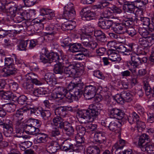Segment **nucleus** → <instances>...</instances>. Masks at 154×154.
Segmentation results:
<instances>
[{"label":"nucleus","instance_id":"f257e3e1","mask_svg":"<svg viewBox=\"0 0 154 154\" xmlns=\"http://www.w3.org/2000/svg\"><path fill=\"white\" fill-rule=\"evenodd\" d=\"M45 55L40 56V60L44 63H51L52 62H57L54 68V72L56 74H60L62 75L59 77L61 79H64V73L63 72V65L59 62V57L58 54L54 52H49L47 49H43Z\"/></svg>","mask_w":154,"mask_h":154},{"label":"nucleus","instance_id":"f03ea898","mask_svg":"<svg viewBox=\"0 0 154 154\" xmlns=\"http://www.w3.org/2000/svg\"><path fill=\"white\" fill-rule=\"evenodd\" d=\"M98 110L96 105L91 104L89 106L88 109L78 112L77 118L79 121L82 123L93 122L96 119L100 114Z\"/></svg>","mask_w":154,"mask_h":154},{"label":"nucleus","instance_id":"7ed1b4c3","mask_svg":"<svg viewBox=\"0 0 154 154\" xmlns=\"http://www.w3.org/2000/svg\"><path fill=\"white\" fill-rule=\"evenodd\" d=\"M29 109L23 108L17 110L14 116V118L15 121V127L17 137H21L22 136L23 129L25 128V124L23 123L22 120L23 119V113Z\"/></svg>","mask_w":154,"mask_h":154},{"label":"nucleus","instance_id":"20e7f679","mask_svg":"<svg viewBox=\"0 0 154 154\" xmlns=\"http://www.w3.org/2000/svg\"><path fill=\"white\" fill-rule=\"evenodd\" d=\"M115 100L119 103L122 104L125 102H129L132 99V95L129 92L123 91L120 94H116L114 97Z\"/></svg>","mask_w":154,"mask_h":154},{"label":"nucleus","instance_id":"39448f33","mask_svg":"<svg viewBox=\"0 0 154 154\" xmlns=\"http://www.w3.org/2000/svg\"><path fill=\"white\" fill-rule=\"evenodd\" d=\"M0 125L2 126L3 128L6 130L4 132V135L7 137H11L13 131L12 122L8 119L6 120L4 122L3 120L0 119Z\"/></svg>","mask_w":154,"mask_h":154},{"label":"nucleus","instance_id":"423d86ee","mask_svg":"<svg viewBox=\"0 0 154 154\" xmlns=\"http://www.w3.org/2000/svg\"><path fill=\"white\" fill-rule=\"evenodd\" d=\"M98 89L97 86L91 85L86 86L84 90V95L86 99L90 100L95 96Z\"/></svg>","mask_w":154,"mask_h":154},{"label":"nucleus","instance_id":"0eeeda50","mask_svg":"<svg viewBox=\"0 0 154 154\" xmlns=\"http://www.w3.org/2000/svg\"><path fill=\"white\" fill-rule=\"evenodd\" d=\"M67 90L64 88L58 86L54 89L53 93L51 94L52 97L54 99L62 100L65 97Z\"/></svg>","mask_w":154,"mask_h":154},{"label":"nucleus","instance_id":"6e6552de","mask_svg":"<svg viewBox=\"0 0 154 154\" xmlns=\"http://www.w3.org/2000/svg\"><path fill=\"white\" fill-rule=\"evenodd\" d=\"M62 148L64 151L66 152L69 151L70 152L74 151L79 152V147L73 145L70 139H68L64 141L62 145Z\"/></svg>","mask_w":154,"mask_h":154},{"label":"nucleus","instance_id":"1a4fd4ad","mask_svg":"<svg viewBox=\"0 0 154 154\" xmlns=\"http://www.w3.org/2000/svg\"><path fill=\"white\" fill-rule=\"evenodd\" d=\"M73 111V109L71 106H60L54 110L55 115L64 117L67 115V112Z\"/></svg>","mask_w":154,"mask_h":154},{"label":"nucleus","instance_id":"9d476101","mask_svg":"<svg viewBox=\"0 0 154 154\" xmlns=\"http://www.w3.org/2000/svg\"><path fill=\"white\" fill-rule=\"evenodd\" d=\"M17 69L14 66V64L8 65L7 67H4L0 70L1 72L3 74V76L7 77L13 75L17 73Z\"/></svg>","mask_w":154,"mask_h":154},{"label":"nucleus","instance_id":"9b49d317","mask_svg":"<svg viewBox=\"0 0 154 154\" xmlns=\"http://www.w3.org/2000/svg\"><path fill=\"white\" fill-rule=\"evenodd\" d=\"M109 116L112 118H116L121 120L125 116V113L122 110L117 108H112L110 109Z\"/></svg>","mask_w":154,"mask_h":154},{"label":"nucleus","instance_id":"f8f14e48","mask_svg":"<svg viewBox=\"0 0 154 154\" xmlns=\"http://www.w3.org/2000/svg\"><path fill=\"white\" fill-rule=\"evenodd\" d=\"M109 58L112 62L120 61L121 59L120 55L117 54L115 50L109 49L107 52Z\"/></svg>","mask_w":154,"mask_h":154},{"label":"nucleus","instance_id":"ddd939ff","mask_svg":"<svg viewBox=\"0 0 154 154\" xmlns=\"http://www.w3.org/2000/svg\"><path fill=\"white\" fill-rule=\"evenodd\" d=\"M60 148V146L57 142H53L46 146V151L50 153L56 152Z\"/></svg>","mask_w":154,"mask_h":154},{"label":"nucleus","instance_id":"4468645a","mask_svg":"<svg viewBox=\"0 0 154 154\" xmlns=\"http://www.w3.org/2000/svg\"><path fill=\"white\" fill-rule=\"evenodd\" d=\"M81 13L83 14L82 18L84 20H89L93 19L95 16V14L90 10H87V8L83 9L81 11Z\"/></svg>","mask_w":154,"mask_h":154},{"label":"nucleus","instance_id":"2eb2a0df","mask_svg":"<svg viewBox=\"0 0 154 154\" xmlns=\"http://www.w3.org/2000/svg\"><path fill=\"white\" fill-rule=\"evenodd\" d=\"M62 129L64 130L66 134L69 136H72L74 134V130L73 126L67 122H65Z\"/></svg>","mask_w":154,"mask_h":154},{"label":"nucleus","instance_id":"dca6fc26","mask_svg":"<svg viewBox=\"0 0 154 154\" xmlns=\"http://www.w3.org/2000/svg\"><path fill=\"white\" fill-rule=\"evenodd\" d=\"M4 3L0 1V8H4L7 9L8 13H9L11 17L13 18L15 15L17 10V8L15 6L9 7V4L4 6Z\"/></svg>","mask_w":154,"mask_h":154},{"label":"nucleus","instance_id":"f3484780","mask_svg":"<svg viewBox=\"0 0 154 154\" xmlns=\"http://www.w3.org/2000/svg\"><path fill=\"white\" fill-rule=\"evenodd\" d=\"M41 14L45 15V17L48 20H51L55 16L54 11L48 9H42L40 10Z\"/></svg>","mask_w":154,"mask_h":154},{"label":"nucleus","instance_id":"a211bd4d","mask_svg":"<svg viewBox=\"0 0 154 154\" xmlns=\"http://www.w3.org/2000/svg\"><path fill=\"white\" fill-rule=\"evenodd\" d=\"M65 39L64 42L62 43L61 45L63 47H68L69 48H83L81 47L82 45L80 43H69L68 41Z\"/></svg>","mask_w":154,"mask_h":154},{"label":"nucleus","instance_id":"6ab92c4d","mask_svg":"<svg viewBox=\"0 0 154 154\" xmlns=\"http://www.w3.org/2000/svg\"><path fill=\"white\" fill-rule=\"evenodd\" d=\"M75 26V22L70 20L63 24L61 29L63 30H69L72 29Z\"/></svg>","mask_w":154,"mask_h":154},{"label":"nucleus","instance_id":"aec40b11","mask_svg":"<svg viewBox=\"0 0 154 154\" xmlns=\"http://www.w3.org/2000/svg\"><path fill=\"white\" fill-rule=\"evenodd\" d=\"M24 128L26 129V131L27 132L31 135H36L39 131V130L38 128H36L34 126L29 125H25V128L23 129H23Z\"/></svg>","mask_w":154,"mask_h":154},{"label":"nucleus","instance_id":"412c9836","mask_svg":"<svg viewBox=\"0 0 154 154\" xmlns=\"http://www.w3.org/2000/svg\"><path fill=\"white\" fill-rule=\"evenodd\" d=\"M48 35H54L59 32V29L54 25L51 24L45 28Z\"/></svg>","mask_w":154,"mask_h":154},{"label":"nucleus","instance_id":"4be33fe9","mask_svg":"<svg viewBox=\"0 0 154 154\" xmlns=\"http://www.w3.org/2000/svg\"><path fill=\"white\" fill-rule=\"evenodd\" d=\"M54 124L60 128H62L63 126L64 125L65 122H63V119L61 117L57 116L54 117L52 120Z\"/></svg>","mask_w":154,"mask_h":154},{"label":"nucleus","instance_id":"5701e85b","mask_svg":"<svg viewBox=\"0 0 154 154\" xmlns=\"http://www.w3.org/2000/svg\"><path fill=\"white\" fill-rule=\"evenodd\" d=\"M0 96L3 99L6 100H14L13 99L15 98L13 94L8 91L5 92L3 91H0Z\"/></svg>","mask_w":154,"mask_h":154},{"label":"nucleus","instance_id":"b1692460","mask_svg":"<svg viewBox=\"0 0 154 154\" xmlns=\"http://www.w3.org/2000/svg\"><path fill=\"white\" fill-rule=\"evenodd\" d=\"M94 139L96 142L101 143L105 141L106 139L103 134L100 132H96L94 134Z\"/></svg>","mask_w":154,"mask_h":154},{"label":"nucleus","instance_id":"393cba45","mask_svg":"<svg viewBox=\"0 0 154 154\" xmlns=\"http://www.w3.org/2000/svg\"><path fill=\"white\" fill-rule=\"evenodd\" d=\"M77 67L74 65H71L64 69V73L72 75H75L77 72Z\"/></svg>","mask_w":154,"mask_h":154},{"label":"nucleus","instance_id":"a878e982","mask_svg":"<svg viewBox=\"0 0 154 154\" xmlns=\"http://www.w3.org/2000/svg\"><path fill=\"white\" fill-rule=\"evenodd\" d=\"M112 21L107 20L100 21L98 22V26L102 29H107L112 25Z\"/></svg>","mask_w":154,"mask_h":154},{"label":"nucleus","instance_id":"bb28decb","mask_svg":"<svg viewBox=\"0 0 154 154\" xmlns=\"http://www.w3.org/2000/svg\"><path fill=\"white\" fill-rule=\"evenodd\" d=\"M113 30L116 33L122 34L124 33L125 31V28L123 26L122 23H117L113 27Z\"/></svg>","mask_w":154,"mask_h":154},{"label":"nucleus","instance_id":"cd10ccee","mask_svg":"<svg viewBox=\"0 0 154 154\" xmlns=\"http://www.w3.org/2000/svg\"><path fill=\"white\" fill-rule=\"evenodd\" d=\"M75 15V10H65L63 15V17L67 20L74 19Z\"/></svg>","mask_w":154,"mask_h":154},{"label":"nucleus","instance_id":"c85d7f7f","mask_svg":"<svg viewBox=\"0 0 154 154\" xmlns=\"http://www.w3.org/2000/svg\"><path fill=\"white\" fill-rule=\"evenodd\" d=\"M128 119L129 123L133 124L135 123V122L139 120V116L137 113L133 112L128 117Z\"/></svg>","mask_w":154,"mask_h":154},{"label":"nucleus","instance_id":"c756f323","mask_svg":"<svg viewBox=\"0 0 154 154\" xmlns=\"http://www.w3.org/2000/svg\"><path fill=\"white\" fill-rule=\"evenodd\" d=\"M27 79L30 80L32 82L35 84L36 85H41L42 83L40 81L37 79V76L33 73H31L28 74Z\"/></svg>","mask_w":154,"mask_h":154},{"label":"nucleus","instance_id":"7c9ffc66","mask_svg":"<svg viewBox=\"0 0 154 154\" xmlns=\"http://www.w3.org/2000/svg\"><path fill=\"white\" fill-rule=\"evenodd\" d=\"M149 139V136L146 134H143L139 137L138 141V145L140 148L145 144L146 141H148Z\"/></svg>","mask_w":154,"mask_h":154},{"label":"nucleus","instance_id":"2f4dec72","mask_svg":"<svg viewBox=\"0 0 154 154\" xmlns=\"http://www.w3.org/2000/svg\"><path fill=\"white\" fill-rule=\"evenodd\" d=\"M142 151H146L148 153H151L154 150V146L150 143L146 142L143 146L140 148Z\"/></svg>","mask_w":154,"mask_h":154},{"label":"nucleus","instance_id":"473e14b6","mask_svg":"<svg viewBox=\"0 0 154 154\" xmlns=\"http://www.w3.org/2000/svg\"><path fill=\"white\" fill-rule=\"evenodd\" d=\"M131 59L132 61V63H130L131 66H135V67H137L139 64L141 63V59L138 55L131 56Z\"/></svg>","mask_w":154,"mask_h":154},{"label":"nucleus","instance_id":"72a5a7b5","mask_svg":"<svg viewBox=\"0 0 154 154\" xmlns=\"http://www.w3.org/2000/svg\"><path fill=\"white\" fill-rule=\"evenodd\" d=\"M79 53L76 54V58L79 60H82L84 59V56H87L89 55V52L87 49H82L79 50Z\"/></svg>","mask_w":154,"mask_h":154},{"label":"nucleus","instance_id":"f704fd0d","mask_svg":"<svg viewBox=\"0 0 154 154\" xmlns=\"http://www.w3.org/2000/svg\"><path fill=\"white\" fill-rule=\"evenodd\" d=\"M37 135L36 141L38 143H44L46 141L48 137L47 135L45 134L39 132L36 134Z\"/></svg>","mask_w":154,"mask_h":154},{"label":"nucleus","instance_id":"c9c22d12","mask_svg":"<svg viewBox=\"0 0 154 154\" xmlns=\"http://www.w3.org/2000/svg\"><path fill=\"white\" fill-rule=\"evenodd\" d=\"M143 84V88L145 90L146 95L147 96H149L152 94L153 96V93L152 92L151 89L148 82L146 81H144Z\"/></svg>","mask_w":154,"mask_h":154},{"label":"nucleus","instance_id":"e433bc0d","mask_svg":"<svg viewBox=\"0 0 154 154\" xmlns=\"http://www.w3.org/2000/svg\"><path fill=\"white\" fill-rule=\"evenodd\" d=\"M87 152L89 154H100V150L98 146H95L88 147Z\"/></svg>","mask_w":154,"mask_h":154},{"label":"nucleus","instance_id":"4c0bfd02","mask_svg":"<svg viewBox=\"0 0 154 154\" xmlns=\"http://www.w3.org/2000/svg\"><path fill=\"white\" fill-rule=\"evenodd\" d=\"M73 82L75 83L76 88L81 89L83 88L84 84L80 78H74L73 80Z\"/></svg>","mask_w":154,"mask_h":154},{"label":"nucleus","instance_id":"58836bf2","mask_svg":"<svg viewBox=\"0 0 154 154\" xmlns=\"http://www.w3.org/2000/svg\"><path fill=\"white\" fill-rule=\"evenodd\" d=\"M119 121L117 120H112L108 126L109 130L112 131H115L118 128V125Z\"/></svg>","mask_w":154,"mask_h":154},{"label":"nucleus","instance_id":"ea45409f","mask_svg":"<svg viewBox=\"0 0 154 154\" xmlns=\"http://www.w3.org/2000/svg\"><path fill=\"white\" fill-rule=\"evenodd\" d=\"M140 20L143 25L146 26L148 27L149 29H152V27L153 26V25L152 24H150V20L149 18L146 17H141Z\"/></svg>","mask_w":154,"mask_h":154},{"label":"nucleus","instance_id":"a19ab883","mask_svg":"<svg viewBox=\"0 0 154 154\" xmlns=\"http://www.w3.org/2000/svg\"><path fill=\"white\" fill-rule=\"evenodd\" d=\"M28 122L30 123L29 125L37 127V128L40 127L41 124V122L40 120L32 118L29 119L28 120Z\"/></svg>","mask_w":154,"mask_h":154},{"label":"nucleus","instance_id":"79ce46f5","mask_svg":"<svg viewBox=\"0 0 154 154\" xmlns=\"http://www.w3.org/2000/svg\"><path fill=\"white\" fill-rule=\"evenodd\" d=\"M4 106L7 111L11 112L15 110L16 105L13 103H8L5 105Z\"/></svg>","mask_w":154,"mask_h":154},{"label":"nucleus","instance_id":"37998d69","mask_svg":"<svg viewBox=\"0 0 154 154\" xmlns=\"http://www.w3.org/2000/svg\"><path fill=\"white\" fill-rule=\"evenodd\" d=\"M13 20L16 23H20L23 20L21 13L16 14L15 16L13 17Z\"/></svg>","mask_w":154,"mask_h":154},{"label":"nucleus","instance_id":"c03bdc74","mask_svg":"<svg viewBox=\"0 0 154 154\" xmlns=\"http://www.w3.org/2000/svg\"><path fill=\"white\" fill-rule=\"evenodd\" d=\"M136 129L139 132L142 131L145 128V125L144 123L141 121H137V122Z\"/></svg>","mask_w":154,"mask_h":154},{"label":"nucleus","instance_id":"a18cd8bd","mask_svg":"<svg viewBox=\"0 0 154 154\" xmlns=\"http://www.w3.org/2000/svg\"><path fill=\"white\" fill-rule=\"evenodd\" d=\"M15 100L17 99V102L19 104H20L23 105L26 103L27 98L25 95L20 96L18 98L16 97L15 96Z\"/></svg>","mask_w":154,"mask_h":154},{"label":"nucleus","instance_id":"49530a36","mask_svg":"<svg viewBox=\"0 0 154 154\" xmlns=\"http://www.w3.org/2000/svg\"><path fill=\"white\" fill-rule=\"evenodd\" d=\"M142 31H141L140 30V33L142 36L143 37V38L145 39H146V37H147V36H148L151 32H153V31H154L152 29H149V31H148L144 29H142Z\"/></svg>","mask_w":154,"mask_h":154},{"label":"nucleus","instance_id":"de8ad7c7","mask_svg":"<svg viewBox=\"0 0 154 154\" xmlns=\"http://www.w3.org/2000/svg\"><path fill=\"white\" fill-rule=\"evenodd\" d=\"M41 114L43 118L45 120L48 119L51 115L50 112L48 110L42 111L41 112Z\"/></svg>","mask_w":154,"mask_h":154},{"label":"nucleus","instance_id":"09e8293b","mask_svg":"<svg viewBox=\"0 0 154 154\" xmlns=\"http://www.w3.org/2000/svg\"><path fill=\"white\" fill-rule=\"evenodd\" d=\"M45 79L47 83L49 85L52 84L53 78L52 74L50 73H48L45 74Z\"/></svg>","mask_w":154,"mask_h":154},{"label":"nucleus","instance_id":"8fccbe9b","mask_svg":"<svg viewBox=\"0 0 154 154\" xmlns=\"http://www.w3.org/2000/svg\"><path fill=\"white\" fill-rule=\"evenodd\" d=\"M125 145V140L120 139L119 140V141L116 143L114 146V147L116 149H122V148Z\"/></svg>","mask_w":154,"mask_h":154},{"label":"nucleus","instance_id":"3c124183","mask_svg":"<svg viewBox=\"0 0 154 154\" xmlns=\"http://www.w3.org/2000/svg\"><path fill=\"white\" fill-rule=\"evenodd\" d=\"M82 94V91L81 89L79 88L77 89V90L74 92L73 95L74 97V100L76 101H78Z\"/></svg>","mask_w":154,"mask_h":154},{"label":"nucleus","instance_id":"603ef678","mask_svg":"<svg viewBox=\"0 0 154 154\" xmlns=\"http://www.w3.org/2000/svg\"><path fill=\"white\" fill-rule=\"evenodd\" d=\"M76 129L77 131V134L84 135L85 132V128L81 125L76 126Z\"/></svg>","mask_w":154,"mask_h":154},{"label":"nucleus","instance_id":"864d4df0","mask_svg":"<svg viewBox=\"0 0 154 154\" xmlns=\"http://www.w3.org/2000/svg\"><path fill=\"white\" fill-rule=\"evenodd\" d=\"M25 5L27 7L32 6L36 4L37 0H22Z\"/></svg>","mask_w":154,"mask_h":154},{"label":"nucleus","instance_id":"5fc2aeb1","mask_svg":"<svg viewBox=\"0 0 154 154\" xmlns=\"http://www.w3.org/2000/svg\"><path fill=\"white\" fill-rule=\"evenodd\" d=\"M116 43L113 41H111L108 42L107 44V46L108 48H125V47L123 45H120L118 47H117L116 46Z\"/></svg>","mask_w":154,"mask_h":154},{"label":"nucleus","instance_id":"6e6d98bb","mask_svg":"<svg viewBox=\"0 0 154 154\" xmlns=\"http://www.w3.org/2000/svg\"><path fill=\"white\" fill-rule=\"evenodd\" d=\"M75 138L77 143H82L84 142V138L83 135L77 134L75 136Z\"/></svg>","mask_w":154,"mask_h":154},{"label":"nucleus","instance_id":"4d7b16f0","mask_svg":"<svg viewBox=\"0 0 154 154\" xmlns=\"http://www.w3.org/2000/svg\"><path fill=\"white\" fill-rule=\"evenodd\" d=\"M65 95L64 97L68 100V101L69 102H71L73 100H74V97L73 95H72L68 90Z\"/></svg>","mask_w":154,"mask_h":154},{"label":"nucleus","instance_id":"13d9d810","mask_svg":"<svg viewBox=\"0 0 154 154\" xmlns=\"http://www.w3.org/2000/svg\"><path fill=\"white\" fill-rule=\"evenodd\" d=\"M97 125L96 124H87L86 126L87 129L91 131H94L97 129Z\"/></svg>","mask_w":154,"mask_h":154},{"label":"nucleus","instance_id":"bf43d9fd","mask_svg":"<svg viewBox=\"0 0 154 154\" xmlns=\"http://www.w3.org/2000/svg\"><path fill=\"white\" fill-rule=\"evenodd\" d=\"M60 132L59 129L57 128H54L52 130L51 135L52 137H57L59 135H60Z\"/></svg>","mask_w":154,"mask_h":154},{"label":"nucleus","instance_id":"052dcab7","mask_svg":"<svg viewBox=\"0 0 154 154\" xmlns=\"http://www.w3.org/2000/svg\"><path fill=\"white\" fill-rule=\"evenodd\" d=\"M28 40H27L26 41H22L20 42L17 46L19 48H26L28 44Z\"/></svg>","mask_w":154,"mask_h":154},{"label":"nucleus","instance_id":"680f3d73","mask_svg":"<svg viewBox=\"0 0 154 154\" xmlns=\"http://www.w3.org/2000/svg\"><path fill=\"white\" fill-rule=\"evenodd\" d=\"M126 32L129 35L131 36V37L136 34V31L135 29L133 27H128L126 30Z\"/></svg>","mask_w":154,"mask_h":154},{"label":"nucleus","instance_id":"e2e57ef3","mask_svg":"<svg viewBox=\"0 0 154 154\" xmlns=\"http://www.w3.org/2000/svg\"><path fill=\"white\" fill-rule=\"evenodd\" d=\"M13 62V59L11 57H6L5 59V65L7 66L14 64Z\"/></svg>","mask_w":154,"mask_h":154},{"label":"nucleus","instance_id":"0e129e2a","mask_svg":"<svg viewBox=\"0 0 154 154\" xmlns=\"http://www.w3.org/2000/svg\"><path fill=\"white\" fill-rule=\"evenodd\" d=\"M9 87L10 89L13 91H16L18 87V84L15 82L10 83L9 84Z\"/></svg>","mask_w":154,"mask_h":154},{"label":"nucleus","instance_id":"69168bd1","mask_svg":"<svg viewBox=\"0 0 154 154\" xmlns=\"http://www.w3.org/2000/svg\"><path fill=\"white\" fill-rule=\"evenodd\" d=\"M65 10L72 11L75 10L73 4L71 2L68 3L64 7Z\"/></svg>","mask_w":154,"mask_h":154},{"label":"nucleus","instance_id":"338daca9","mask_svg":"<svg viewBox=\"0 0 154 154\" xmlns=\"http://www.w3.org/2000/svg\"><path fill=\"white\" fill-rule=\"evenodd\" d=\"M26 87L27 90L30 92L33 91L34 90L33 85L32 83H26Z\"/></svg>","mask_w":154,"mask_h":154},{"label":"nucleus","instance_id":"774afa93","mask_svg":"<svg viewBox=\"0 0 154 154\" xmlns=\"http://www.w3.org/2000/svg\"><path fill=\"white\" fill-rule=\"evenodd\" d=\"M147 121L150 123H152L154 122V113H149L147 114Z\"/></svg>","mask_w":154,"mask_h":154}]
</instances>
